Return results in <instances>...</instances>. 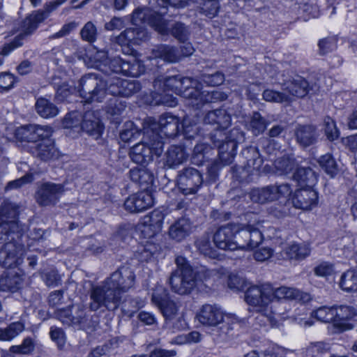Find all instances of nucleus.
<instances>
[{"label":"nucleus","mask_w":357,"mask_h":357,"mask_svg":"<svg viewBox=\"0 0 357 357\" xmlns=\"http://www.w3.org/2000/svg\"><path fill=\"white\" fill-rule=\"evenodd\" d=\"M134 281L131 268L126 266L120 267L102 284L92 287L90 309L97 311L104 307L111 311L116 310L121 303V294L132 287Z\"/></svg>","instance_id":"f257e3e1"},{"label":"nucleus","mask_w":357,"mask_h":357,"mask_svg":"<svg viewBox=\"0 0 357 357\" xmlns=\"http://www.w3.org/2000/svg\"><path fill=\"white\" fill-rule=\"evenodd\" d=\"M272 294L270 284L252 286L245 292V300L250 310L258 313L256 320L260 326L278 327L279 325L278 318L282 313L273 310Z\"/></svg>","instance_id":"f03ea898"},{"label":"nucleus","mask_w":357,"mask_h":357,"mask_svg":"<svg viewBox=\"0 0 357 357\" xmlns=\"http://www.w3.org/2000/svg\"><path fill=\"white\" fill-rule=\"evenodd\" d=\"M112 81L94 73L82 76L73 89L85 102H100L105 98Z\"/></svg>","instance_id":"7ed1b4c3"},{"label":"nucleus","mask_w":357,"mask_h":357,"mask_svg":"<svg viewBox=\"0 0 357 357\" xmlns=\"http://www.w3.org/2000/svg\"><path fill=\"white\" fill-rule=\"evenodd\" d=\"M174 261L176 268L169 278L171 289L180 295L188 294L196 286V273L189 261L183 256H177Z\"/></svg>","instance_id":"20e7f679"},{"label":"nucleus","mask_w":357,"mask_h":357,"mask_svg":"<svg viewBox=\"0 0 357 357\" xmlns=\"http://www.w3.org/2000/svg\"><path fill=\"white\" fill-rule=\"evenodd\" d=\"M143 134V141L133 146L130 152L132 160L140 165L151 161L153 154L160 155L164 144L158 135H151V130L144 127Z\"/></svg>","instance_id":"39448f33"},{"label":"nucleus","mask_w":357,"mask_h":357,"mask_svg":"<svg viewBox=\"0 0 357 357\" xmlns=\"http://www.w3.org/2000/svg\"><path fill=\"white\" fill-rule=\"evenodd\" d=\"M179 119L170 114H164L160 116L158 122L152 118L145 120L144 128L151 130V135H158L163 142V136L172 137L181 130Z\"/></svg>","instance_id":"423d86ee"},{"label":"nucleus","mask_w":357,"mask_h":357,"mask_svg":"<svg viewBox=\"0 0 357 357\" xmlns=\"http://www.w3.org/2000/svg\"><path fill=\"white\" fill-rule=\"evenodd\" d=\"M202 184V174L194 167H185L178 172L177 185L184 195H195Z\"/></svg>","instance_id":"0eeeda50"},{"label":"nucleus","mask_w":357,"mask_h":357,"mask_svg":"<svg viewBox=\"0 0 357 357\" xmlns=\"http://www.w3.org/2000/svg\"><path fill=\"white\" fill-rule=\"evenodd\" d=\"M237 225L234 235L236 250H251L261 243L263 235L258 229L250 225Z\"/></svg>","instance_id":"6e6552de"},{"label":"nucleus","mask_w":357,"mask_h":357,"mask_svg":"<svg viewBox=\"0 0 357 357\" xmlns=\"http://www.w3.org/2000/svg\"><path fill=\"white\" fill-rule=\"evenodd\" d=\"M213 144L218 148V160H215L208 168V174L213 179L217 176V171L223 166L230 165L236 155L235 144H223L222 140L217 139V134L211 137Z\"/></svg>","instance_id":"1a4fd4ad"},{"label":"nucleus","mask_w":357,"mask_h":357,"mask_svg":"<svg viewBox=\"0 0 357 357\" xmlns=\"http://www.w3.org/2000/svg\"><path fill=\"white\" fill-rule=\"evenodd\" d=\"M195 82L190 77H182L181 75L170 77L160 76L153 82V87L155 90L162 89L164 92L173 91L176 94L182 96L186 98L183 93L188 89L194 88L190 87Z\"/></svg>","instance_id":"9d476101"},{"label":"nucleus","mask_w":357,"mask_h":357,"mask_svg":"<svg viewBox=\"0 0 357 357\" xmlns=\"http://www.w3.org/2000/svg\"><path fill=\"white\" fill-rule=\"evenodd\" d=\"M197 319L200 324L206 326H217L220 324H229L231 320L234 322L236 319L227 314L217 305L205 304L200 308L197 314Z\"/></svg>","instance_id":"9b49d317"},{"label":"nucleus","mask_w":357,"mask_h":357,"mask_svg":"<svg viewBox=\"0 0 357 357\" xmlns=\"http://www.w3.org/2000/svg\"><path fill=\"white\" fill-rule=\"evenodd\" d=\"M24 249L20 240L8 241L0 248V266L14 268L23 261Z\"/></svg>","instance_id":"f8f14e48"},{"label":"nucleus","mask_w":357,"mask_h":357,"mask_svg":"<svg viewBox=\"0 0 357 357\" xmlns=\"http://www.w3.org/2000/svg\"><path fill=\"white\" fill-rule=\"evenodd\" d=\"M132 22L137 26L140 23H146L160 34L167 33V26L160 14L148 8H137L132 15Z\"/></svg>","instance_id":"ddd939ff"},{"label":"nucleus","mask_w":357,"mask_h":357,"mask_svg":"<svg viewBox=\"0 0 357 357\" xmlns=\"http://www.w3.org/2000/svg\"><path fill=\"white\" fill-rule=\"evenodd\" d=\"M187 99V104L193 107L199 108L206 102L224 100L227 95L218 91H200L198 88H192L183 93Z\"/></svg>","instance_id":"4468645a"},{"label":"nucleus","mask_w":357,"mask_h":357,"mask_svg":"<svg viewBox=\"0 0 357 357\" xmlns=\"http://www.w3.org/2000/svg\"><path fill=\"white\" fill-rule=\"evenodd\" d=\"M64 192L62 184L52 182L42 183L36 192L37 203L41 206L55 205Z\"/></svg>","instance_id":"2eb2a0df"},{"label":"nucleus","mask_w":357,"mask_h":357,"mask_svg":"<svg viewBox=\"0 0 357 357\" xmlns=\"http://www.w3.org/2000/svg\"><path fill=\"white\" fill-rule=\"evenodd\" d=\"M164 215L159 211H154L144 217L139 225V229L144 238H151L159 234L162 227Z\"/></svg>","instance_id":"dca6fc26"},{"label":"nucleus","mask_w":357,"mask_h":357,"mask_svg":"<svg viewBox=\"0 0 357 357\" xmlns=\"http://www.w3.org/2000/svg\"><path fill=\"white\" fill-rule=\"evenodd\" d=\"M112 65L113 73L121 74L125 76L138 77L145 71L143 63L136 59L125 61L121 58L114 57L110 61Z\"/></svg>","instance_id":"f3484780"},{"label":"nucleus","mask_w":357,"mask_h":357,"mask_svg":"<svg viewBox=\"0 0 357 357\" xmlns=\"http://www.w3.org/2000/svg\"><path fill=\"white\" fill-rule=\"evenodd\" d=\"M238 229L237 224H227L220 227L213 236V241L215 245L224 250H236L235 229Z\"/></svg>","instance_id":"a211bd4d"},{"label":"nucleus","mask_w":357,"mask_h":357,"mask_svg":"<svg viewBox=\"0 0 357 357\" xmlns=\"http://www.w3.org/2000/svg\"><path fill=\"white\" fill-rule=\"evenodd\" d=\"M317 192L310 186L296 190L292 197L294 206L303 210L312 209L317 206Z\"/></svg>","instance_id":"6ab92c4d"},{"label":"nucleus","mask_w":357,"mask_h":357,"mask_svg":"<svg viewBox=\"0 0 357 357\" xmlns=\"http://www.w3.org/2000/svg\"><path fill=\"white\" fill-rule=\"evenodd\" d=\"M31 152L34 157L45 162L56 160L60 156L59 151L50 137L33 144L31 147Z\"/></svg>","instance_id":"aec40b11"},{"label":"nucleus","mask_w":357,"mask_h":357,"mask_svg":"<svg viewBox=\"0 0 357 357\" xmlns=\"http://www.w3.org/2000/svg\"><path fill=\"white\" fill-rule=\"evenodd\" d=\"M153 203L151 195L146 192H140L128 197L124 202V207L130 213H138L151 207Z\"/></svg>","instance_id":"412c9836"},{"label":"nucleus","mask_w":357,"mask_h":357,"mask_svg":"<svg viewBox=\"0 0 357 357\" xmlns=\"http://www.w3.org/2000/svg\"><path fill=\"white\" fill-rule=\"evenodd\" d=\"M192 223L189 218L182 217L175 220L169 227V237L176 242H181L190 236Z\"/></svg>","instance_id":"4be33fe9"},{"label":"nucleus","mask_w":357,"mask_h":357,"mask_svg":"<svg viewBox=\"0 0 357 357\" xmlns=\"http://www.w3.org/2000/svg\"><path fill=\"white\" fill-rule=\"evenodd\" d=\"M148 38L146 31L142 26L128 28L116 37V43L120 45H139Z\"/></svg>","instance_id":"5701e85b"},{"label":"nucleus","mask_w":357,"mask_h":357,"mask_svg":"<svg viewBox=\"0 0 357 357\" xmlns=\"http://www.w3.org/2000/svg\"><path fill=\"white\" fill-rule=\"evenodd\" d=\"M189 155L183 146H171L164 155V165L169 169H176L186 162Z\"/></svg>","instance_id":"b1692460"},{"label":"nucleus","mask_w":357,"mask_h":357,"mask_svg":"<svg viewBox=\"0 0 357 357\" xmlns=\"http://www.w3.org/2000/svg\"><path fill=\"white\" fill-rule=\"evenodd\" d=\"M271 299L277 300H296L303 303L307 302L310 300V294L304 293L297 289L280 287L274 289L271 287Z\"/></svg>","instance_id":"393cba45"},{"label":"nucleus","mask_w":357,"mask_h":357,"mask_svg":"<svg viewBox=\"0 0 357 357\" xmlns=\"http://www.w3.org/2000/svg\"><path fill=\"white\" fill-rule=\"evenodd\" d=\"M81 130L97 139L102 135L103 125L94 112L88 111L82 117Z\"/></svg>","instance_id":"a878e982"},{"label":"nucleus","mask_w":357,"mask_h":357,"mask_svg":"<svg viewBox=\"0 0 357 357\" xmlns=\"http://www.w3.org/2000/svg\"><path fill=\"white\" fill-rule=\"evenodd\" d=\"M140 84L135 81L115 79L109 83V91L114 96H130L140 90Z\"/></svg>","instance_id":"bb28decb"},{"label":"nucleus","mask_w":357,"mask_h":357,"mask_svg":"<svg viewBox=\"0 0 357 357\" xmlns=\"http://www.w3.org/2000/svg\"><path fill=\"white\" fill-rule=\"evenodd\" d=\"M294 136L297 143L302 147L306 148L314 144L319 134L314 126L311 125L298 126L294 130Z\"/></svg>","instance_id":"cd10ccee"},{"label":"nucleus","mask_w":357,"mask_h":357,"mask_svg":"<svg viewBox=\"0 0 357 357\" xmlns=\"http://www.w3.org/2000/svg\"><path fill=\"white\" fill-rule=\"evenodd\" d=\"M22 228L18 221L10 222L0 220V241L5 243L8 241L20 240L22 236Z\"/></svg>","instance_id":"c85d7f7f"},{"label":"nucleus","mask_w":357,"mask_h":357,"mask_svg":"<svg viewBox=\"0 0 357 357\" xmlns=\"http://www.w3.org/2000/svg\"><path fill=\"white\" fill-rule=\"evenodd\" d=\"M89 59L91 67L98 69L105 75H110L113 73L112 68H114L110 64L112 59L108 58L107 52L105 50L96 51L90 54Z\"/></svg>","instance_id":"c756f323"},{"label":"nucleus","mask_w":357,"mask_h":357,"mask_svg":"<svg viewBox=\"0 0 357 357\" xmlns=\"http://www.w3.org/2000/svg\"><path fill=\"white\" fill-rule=\"evenodd\" d=\"M204 121L205 123L216 125L218 128L225 130L231 125V118L225 109H218L208 112Z\"/></svg>","instance_id":"7c9ffc66"},{"label":"nucleus","mask_w":357,"mask_h":357,"mask_svg":"<svg viewBox=\"0 0 357 357\" xmlns=\"http://www.w3.org/2000/svg\"><path fill=\"white\" fill-rule=\"evenodd\" d=\"M160 58L167 62L175 63L181 59L179 50L175 47L162 45L152 50L149 59Z\"/></svg>","instance_id":"2f4dec72"},{"label":"nucleus","mask_w":357,"mask_h":357,"mask_svg":"<svg viewBox=\"0 0 357 357\" xmlns=\"http://www.w3.org/2000/svg\"><path fill=\"white\" fill-rule=\"evenodd\" d=\"M284 89L289 92V96L303 98L307 94L310 87L307 80L301 76H296L285 84Z\"/></svg>","instance_id":"473e14b6"},{"label":"nucleus","mask_w":357,"mask_h":357,"mask_svg":"<svg viewBox=\"0 0 357 357\" xmlns=\"http://www.w3.org/2000/svg\"><path fill=\"white\" fill-rule=\"evenodd\" d=\"M43 20V14H39L37 11L33 12L23 20L21 33L17 36L22 40L25 37L32 34Z\"/></svg>","instance_id":"72a5a7b5"},{"label":"nucleus","mask_w":357,"mask_h":357,"mask_svg":"<svg viewBox=\"0 0 357 357\" xmlns=\"http://www.w3.org/2000/svg\"><path fill=\"white\" fill-rule=\"evenodd\" d=\"M22 275L17 273H9L0 278V290L15 292L18 290L23 282Z\"/></svg>","instance_id":"f704fd0d"},{"label":"nucleus","mask_w":357,"mask_h":357,"mask_svg":"<svg viewBox=\"0 0 357 357\" xmlns=\"http://www.w3.org/2000/svg\"><path fill=\"white\" fill-rule=\"evenodd\" d=\"M356 315V311L352 307L347 305L335 307V324L338 325L341 331L349 329V328L348 327V325L339 322L351 319Z\"/></svg>","instance_id":"c9c22d12"},{"label":"nucleus","mask_w":357,"mask_h":357,"mask_svg":"<svg viewBox=\"0 0 357 357\" xmlns=\"http://www.w3.org/2000/svg\"><path fill=\"white\" fill-rule=\"evenodd\" d=\"M130 177L135 183H138L145 188L152 184L153 181V174L145 167H135L130 171Z\"/></svg>","instance_id":"e433bc0d"},{"label":"nucleus","mask_w":357,"mask_h":357,"mask_svg":"<svg viewBox=\"0 0 357 357\" xmlns=\"http://www.w3.org/2000/svg\"><path fill=\"white\" fill-rule=\"evenodd\" d=\"M296 172L293 174V178L301 185L310 186L314 183L317 180L316 174L312 169L309 167H297Z\"/></svg>","instance_id":"4c0bfd02"},{"label":"nucleus","mask_w":357,"mask_h":357,"mask_svg":"<svg viewBox=\"0 0 357 357\" xmlns=\"http://www.w3.org/2000/svg\"><path fill=\"white\" fill-rule=\"evenodd\" d=\"M340 287L346 292H357V271L350 269L344 272L341 276Z\"/></svg>","instance_id":"58836bf2"},{"label":"nucleus","mask_w":357,"mask_h":357,"mask_svg":"<svg viewBox=\"0 0 357 357\" xmlns=\"http://www.w3.org/2000/svg\"><path fill=\"white\" fill-rule=\"evenodd\" d=\"M272 186H266L262 188H256L250 192V198L253 202L264 204L275 200V194L272 190Z\"/></svg>","instance_id":"ea45409f"},{"label":"nucleus","mask_w":357,"mask_h":357,"mask_svg":"<svg viewBox=\"0 0 357 357\" xmlns=\"http://www.w3.org/2000/svg\"><path fill=\"white\" fill-rule=\"evenodd\" d=\"M167 26V33L163 35H167L170 33L175 38L181 43H185L188 40L190 34V29L183 23L174 22L169 24L165 21Z\"/></svg>","instance_id":"a19ab883"},{"label":"nucleus","mask_w":357,"mask_h":357,"mask_svg":"<svg viewBox=\"0 0 357 357\" xmlns=\"http://www.w3.org/2000/svg\"><path fill=\"white\" fill-rule=\"evenodd\" d=\"M310 250L306 245L293 243L285 248L284 255L289 259L301 260L310 255Z\"/></svg>","instance_id":"79ce46f5"},{"label":"nucleus","mask_w":357,"mask_h":357,"mask_svg":"<svg viewBox=\"0 0 357 357\" xmlns=\"http://www.w3.org/2000/svg\"><path fill=\"white\" fill-rule=\"evenodd\" d=\"M35 107L37 113L43 118H52L59 113L58 108L46 98H38Z\"/></svg>","instance_id":"37998d69"},{"label":"nucleus","mask_w":357,"mask_h":357,"mask_svg":"<svg viewBox=\"0 0 357 357\" xmlns=\"http://www.w3.org/2000/svg\"><path fill=\"white\" fill-rule=\"evenodd\" d=\"M211 147L206 143H199L193 149L191 162L195 165H202L209 158Z\"/></svg>","instance_id":"c03bdc74"},{"label":"nucleus","mask_w":357,"mask_h":357,"mask_svg":"<svg viewBox=\"0 0 357 357\" xmlns=\"http://www.w3.org/2000/svg\"><path fill=\"white\" fill-rule=\"evenodd\" d=\"M24 330V325L22 322H13L6 328H0V340L10 341L18 336Z\"/></svg>","instance_id":"a18cd8bd"},{"label":"nucleus","mask_w":357,"mask_h":357,"mask_svg":"<svg viewBox=\"0 0 357 357\" xmlns=\"http://www.w3.org/2000/svg\"><path fill=\"white\" fill-rule=\"evenodd\" d=\"M53 130L48 126L30 125V142H43L52 136Z\"/></svg>","instance_id":"49530a36"},{"label":"nucleus","mask_w":357,"mask_h":357,"mask_svg":"<svg viewBox=\"0 0 357 357\" xmlns=\"http://www.w3.org/2000/svg\"><path fill=\"white\" fill-rule=\"evenodd\" d=\"M243 154L245 155V158L250 156L247 160L246 167L248 172H251L250 169L253 170L259 171L263 164V159L260 156L257 149L255 147H249L243 151Z\"/></svg>","instance_id":"de8ad7c7"},{"label":"nucleus","mask_w":357,"mask_h":357,"mask_svg":"<svg viewBox=\"0 0 357 357\" xmlns=\"http://www.w3.org/2000/svg\"><path fill=\"white\" fill-rule=\"evenodd\" d=\"M18 206L8 200H5L0 206V220L10 222L17 221Z\"/></svg>","instance_id":"09e8293b"},{"label":"nucleus","mask_w":357,"mask_h":357,"mask_svg":"<svg viewBox=\"0 0 357 357\" xmlns=\"http://www.w3.org/2000/svg\"><path fill=\"white\" fill-rule=\"evenodd\" d=\"M82 117L78 112H70L63 120V127L66 129H74L75 132H79L81 130Z\"/></svg>","instance_id":"8fccbe9b"},{"label":"nucleus","mask_w":357,"mask_h":357,"mask_svg":"<svg viewBox=\"0 0 357 357\" xmlns=\"http://www.w3.org/2000/svg\"><path fill=\"white\" fill-rule=\"evenodd\" d=\"M154 90L153 95V104L163 105L167 107H174L177 105L176 99L172 95L167 93V91L164 92L162 89L155 90L154 89Z\"/></svg>","instance_id":"3c124183"},{"label":"nucleus","mask_w":357,"mask_h":357,"mask_svg":"<svg viewBox=\"0 0 357 357\" xmlns=\"http://www.w3.org/2000/svg\"><path fill=\"white\" fill-rule=\"evenodd\" d=\"M319 163L321 167L331 176H334L337 171V164L333 157L329 154H325L320 157Z\"/></svg>","instance_id":"603ef678"},{"label":"nucleus","mask_w":357,"mask_h":357,"mask_svg":"<svg viewBox=\"0 0 357 357\" xmlns=\"http://www.w3.org/2000/svg\"><path fill=\"white\" fill-rule=\"evenodd\" d=\"M267 125L268 123L266 119H264L259 113L255 112L251 117L249 123V129L257 136L265 130Z\"/></svg>","instance_id":"864d4df0"},{"label":"nucleus","mask_w":357,"mask_h":357,"mask_svg":"<svg viewBox=\"0 0 357 357\" xmlns=\"http://www.w3.org/2000/svg\"><path fill=\"white\" fill-rule=\"evenodd\" d=\"M334 312L335 307L322 306L314 310L312 312V316L321 322L328 323L333 321L335 323Z\"/></svg>","instance_id":"5fc2aeb1"},{"label":"nucleus","mask_w":357,"mask_h":357,"mask_svg":"<svg viewBox=\"0 0 357 357\" xmlns=\"http://www.w3.org/2000/svg\"><path fill=\"white\" fill-rule=\"evenodd\" d=\"M330 351V346L327 343L317 342L311 344L306 349L307 357H324Z\"/></svg>","instance_id":"6e6d98bb"},{"label":"nucleus","mask_w":357,"mask_h":357,"mask_svg":"<svg viewBox=\"0 0 357 357\" xmlns=\"http://www.w3.org/2000/svg\"><path fill=\"white\" fill-rule=\"evenodd\" d=\"M36 342L34 339L30 337L24 338L20 345H13L10 347V351L14 354H29L35 349Z\"/></svg>","instance_id":"4d7b16f0"},{"label":"nucleus","mask_w":357,"mask_h":357,"mask_svg":"<svg viewBox=\"0 0 357 357\" xmlns=\"http://www.w3.org/2000/svg\"><path fill=\"white\" fill-rule=\"evenodd\" d=\"M275 167L281 174H288L295 169L297 163L294 159L289 157L279 158L275 160Z\"/></svg>","instance_id":"13d9d810"},{"label":"nucleus","mask_w":357,"mask_h":357,"mask_svg":"<svg viewBox=\"0 0 357 357\" xmlns=\"http://www.w3.org/2000/svg\"><path fill=\"white\" fill-rule=\"evenodd\" d=\"M263 99L267 102H284L291 100V97L284 93L271 89H266L263 92Z\"/></svg>","instance_id":"bf43d9fd"},{"label":"nucleus","mask_w":357,"mask_h":357,"mask_svg":"<svg viewBox=\"0 0 357 357\" xmlns=\"http://www.w3.org/2000/svg\"><path fill=\"white\" fill-rule=\"evenodd\" d=\"M181 128L184 136L188 139L194 138L199 132L198 125L188 116L183 119Z\"/></svg>","instance_id":"052dcab7"},{"label":"nucleus","mask_w":357,"mask_h":357,"mask_svg":"<svg viewBox=\"0 0 357 357\" xmlns=\"http://www.w3.org/2000/svg\"><path fill=\"white\" fill-rule=\"evenodd\" d=\"M77 325L82 328H89L92 326L89 316L85 310L82 307H78L75 314L73 315V324Z\"/></svg>","instance_id":"680f3d73"},{"label":"nucleus","mask_w":357,"mask_h":357,"mask_svg":"<svg viewBox=\"0 0 357 357\" xmlns=\"http://www.w3.org/2000/svg\"><path fill=\"white\" fill-rule=\"evenodd\" d=\"M80 36L83 40L90 43H93L98 36L96 25L92 22H86L80 31Z\"/></svg>","instance_id":"e2e57ef3"},{"label":"nucleus","mask_w":357,"mask_h":357,"mask_svg":"<svg viewBox=\"0 0 357 357\" xmlns=\"http://www.w3.org/2000/svg\"><path fill=\"white\" fill-rule=\"evenodd\" d=\"M126 103L121 98L114 96L109 101L107 112L112 116L120 115L126 109Z\"/></svg>","instance_id":"0e129e2a"},{"label":"nucleus","mask_w":357,"mask_h":357,"mask_svg":"<svg viewBox=\"0 0 357 357\" xmlns=\"http://www.w3.org/2000/svg\"><path fill=\"white\" fill-rule=\"evenodd\" d=\"M166 320H172L177 314L178 307L176 304L169 299L165 301L158 307Z\"/></svg>","instance_id":"69168bd1"},{"label":"nucleus","mask_w":357,"mask_h":357,"mask_svg":"<svg viewBox=\"0 0 357 357\" xmlns=\"http://www.w3.org/2000/svg\"><path fill=\"white\" fill-rule=\"evenodd\" d=\"M324 130L325 135L330 141H334L340 136V131L335 122L331 117H326L324 119Z\"/></svg>","instance_id":"338daca9"},{"label":"nucleus","mask_w":357,"mask_h":357,"mask_svg":"<svg viewBox=\"0 0 357 357\" xmlns=\"http://www.w3.org/2000/svg\"><path fill=\"white\" fill-rule=\"evenodd\" d=\"M202 11L210 18L215 17L219 10V0H202Z\"/></svg>","instance_id":"774afa93"}]
</instances>
